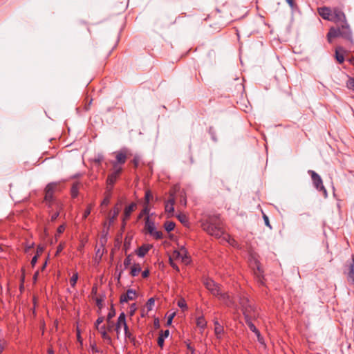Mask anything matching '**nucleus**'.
<instances>
[{
    "label": "nucleus",
    "instance_id": "obj_1",
    "mask_svg": "<svg viewBox=\"0 0 354 354\" xmlns=\"http://www.w3.org/2000/svg\"><path fill=\"white\" fill-rule=\"evenodd\" d=\"M201 227L210 236L216 239H220L223 236V239L227 241L230 244H233L230 241V236L225 234V230L221 220L218 216H210L206 219L201 221Z\"/></svg>",
    "mask_w": 354,
    "mask_h": 354
},
{
    "label": "nucleus",
    "instance_id": "obj_2",
    "mask_svg": "<svg viewBox=\"0 0 354 354\" xmlns=\"http://www.w3.org/2000/svg\"><path fill=\"white\" fill-rule=\"evenodd\" d=\"M204 286L214 297H218L227 306L231 308H237V305L234 299L227 292L222 293L219 285L215 283L211 279H205L204 280Z\"/></svg>",
    "mask_w": 354,
    "mask_h": 354
},
{
    "label": "nucleus",
    "instance_id": "obj_3",
    "mask_svg": "<svg viewBox=\"0 0 354 354\" xmlns=\"http://www.w3.org/2000/svg\"><path fill=\"white\" fill-rule=\"evenodd\" d=\"M341 37L350 42H353L352 32L348 24L341 25L340 27L330 28L327 34V39L331 43L334 38Z\"/></svg>",
    "mask_w": 354,
    "mask_h": 354
},
{
    "label": "nucleus",
    "instance_id": "obj_4",
    "mask_svg": "<svg viewBox=\"0 0 354 354\" xmlns=\"http://www.w3.org/2000/svg\"><path fill=\"white\" fill-rule=\"evenodd\" d=\"M239 305L246 319H255L258 317L256 308L250 303L248 298L243 295L239 297Z\"/></svg>",
    "mask_w": 354,
    "mask_h": 354
},
{
    "label": "nucleus",
    "instance_id": "obj_5",
    "mask_svg": "<svg viewBox=\"0 0 354 354\" xmlns=\"http://www.w3.org/2000/svg\"><path fill=\"white\" fill-rule=\"evenodd\" d=\"M112 154L115 157V160H109L106 164L107 165L109 162L112 165L113 168L117 167L120 170H122V166L124 165L127 159L128 149L123 148L120 150L114 151Z\"/></svg>",
    "mask_w": 354,
    "mask_h": 354
},
{
    "label": "nucleus",
    "instance_id": "obj_6",
    "mask_svg": "<svg viewBox=\"0 0 354 354\" xmlns=\"http://www.w3.org/2000/svg\"><path fill=\"white\" fill-rule=\"evenodd\" d=\"M145 227L149 232V234L152 236L156 239H161L163 237L162 232L160 231H158L156 229L155 223L153 221L149 218V216H147L145 218Z\"/></svg>",
    "mask_w": 354,
    "mask_h": 354
},
{
    "label": "nucleus",
    "instance_id": "obj_7",
    "mask_svg": "<svg viewBox=\"0 0 354 354\" xmlns=\"http://www.w3.org/2000/svg\"><path fill=\"white\" fill-rule=\"evenodd\" d=\"M308 173L310 175L313 185L319 192H322L325 196H327V191L323 185L321 176L313 170H308Z\"/></svg>",
    "mask_w": 354,
    "mask_h": 354
},
{
    "label": "nucleus",
    "instance_id": "obj_8",
    "mask_svg": "<svg viewBox=\"0 0 354 354\" xmlns=\"http://www.w3.org/2000/svg\"><path fill=\"white\" fill-rule=\"evenodd\" d=\"M57 183H50L45 188V197L44 201L49 207H51L53 202L54 193L57 189Z\"/></svg>",
    "mask_w": 354,
    "mask_h": 354
},
{
    "label": "nucleus",
    "instance_id": "obj_9",
    "mask_svg": "<svg viewBox=\"0 0 354 354\" xmlns=\"http://www.w3.org/2000/svg\"><path fill=\"white\" fill-rule=\"evenodd\" d=\"M122 170H120V169H118L117 167L115 168L112 167L111 172L108 175L107 179H106V184H107V192H111L114 184L117 181L118 177L120 176V174L122 173Z\"/></svg>",
    "mask_w": 354,
    "mask_h": 354
},
{
    "label": "nucleus",
    "instance_id": "obj_10",
    "mask_svg": "<svg viewBox=\"0 0 354 354\" xmlns=\"http://www.w3.org/2000/svg\"><path fill=\"white\" fill-rule=\"evenodd\" d=\"M331 21L336 24L342 23L341 25L348 24L345 14L339 8H335L332 12Z\"/></svg>",
    "mask_w": 354,
    "mask_h": 354
},
{
    "label": "nucleus",
    "instance_id": "obj_11",
    "mask_svg": "<svg viewBox=\"0 0 354 354\" xmlns=\"http://www.w3.org/2000/svg\"><path fill=\"white\" fill-rule=\"evenodd\" d=\"M120 325H123L124 334L129 331V327H128L127 322H126V315H125L124 313H121L120 314V315L118 318L116 324H115V330L118 335L120 332Z\"/></svg>",
    "mask_w": 354,
    "mask_h": 354
},
{
    "label": "nucleus",
    "instance_id": "obj_12",
    "mask_svg": "<svg viewBox=\"0 0 354 354\" xmlns=\"http://www.w3.org/2000/svg\"><path fill=\"white\" fill-rule=\"evenodd\" d=\"M175 198L173 194L170 195L169 198L166 201L165 205V212L169 216H173L174 212Z\"/></svg>",
    "mask_w": 354,
    "mask_h": 354
},
{
    "label": "nucleus",
    "instance_id": "obj_13",
    "mask_svg": "<svg viewBox=\"0 0 354 354\" xmlns=\"http://www.w3.org/2000/svg\"><path fill=\"white\" fill-rule=\"evenodd\" d=\"M136 290H133V289H129L127 290V292L124 293V294H122L121 296H120V302L121 303H124V302H128L129 301H131V300H133L136 298Z\"/></svg>",
    "mask_w": 354,
    "mask_h": 354
},
{
    "label": "nucleus",
    "instance_id": "obj_14",
    "mask_svg": "<svg viewBox=\"0 0 354 354\" xmlns=\"http://www.w3.org/2000/svg\"><path fill=\"white\" fill-rule=\"evenodd\" d=\"M136 203H132L125 207L122 218V223L124 225L126 224V221L129 219L132 212L136 209Z\"/></svg>",
    "mask_w": 354,
    "mask_h": 354
},
{
    "label": "nucleus",
    "instance_id": "obj_15",
    "mask_svg": "<svg viewBox=\"0 0 354 354\" xmlns=\"http://www.w3.org/2000/svg\"><path fill=\"white\" fill-rule=\"evenodd\" d=\"M319 15L325 20L330 21L332 10L328 7H321L317 9Z\"/></svg>",
    "mask_w": 354,
    "mask_h": 354
},
{
    "label": "nucleus",
    "instance_id": "obj_16",
    "mask_svg": "<svg viewBox=\"0 0 354 354\" xmlns=\"http://www.w3.org/2000/svg\"><path fill=\"white\" fill-rule=\"evenodd\" d=\"M151 248L152 245L143 244L136 250V254L139 257L142 258L147 254V252L151 249Z\"/></svg>",
    "mask_w": 354,
    "mask_h": 354
},
{
    "label": "nucleus",
    "instance_id": "obj_17",
    "mask_svg": "<svg viewBox=\"0 0 354 354\" xmlns=\"http://www.w3.org/2000/svg\"><path fill=\"white\" fill-rule=\"evenodd\" d=\"M174 257L176 258L181 259L182 261H183L185 263H187L189 262L188 257L186 254V251L184 248H182L180 251L175 250L174 252Z\"/></svg>",
    "mask_w": 354,
    "mask_h": 354
},
{
    "label": "nucleus",
    "instance_id": "obj_18",
    "mask_svg": "<svg viewBox=\"0 0 354 354\" xmlns=\"http://www.w3.org/2000/svg\"><path fill=\"white\" fill-rule=\"evenodd\" d=\"M348 272L347 274L348 280L354 283V258H352L348 264Z\"/></svg>",
    "mask_w": 354,
    "mask_h": 354
},
{
    "label": "nucleus",
    "instance_id": "obj_19",
    "mask_svg": "<svg viewBox=\"0 0 354 354\" xmlns=\"http://www.w3.org/2000/svg\"><path fill=\"white\" fill-rule=\"evenodd\" d=\"M169 335V330H165V331H161L160 335H159V337L158 338V346L160 347V348H162L163 346H164V342H165V339L168 337Z\"/></svg>",
    "mask_w": 354,
    "mask_h": 354
},
{
    "label": "nucleus",
    "instance_id": "obj_20",
    "mask_svg": "<svg viewBox=\"0 0 354 354\" xmlns=\"http://www.w3.org/2000/svg\"><path fill=\"white\" fill-rule=\"evenodd\" d=\"M344 51L342 47H337L335 50V57L339 64L343 63L344 61Z\"/></svg>",
    "mask_w": 354,
    "mask_h": 354
},
{
    "label": "nucleus",
    "instance_id": "obj_21",
    "mask_svg": "<svg viewBox=\"0 0 354 354\" xmlns=\"http://www.w3.org/2000/svg\"><path fill=\"white\" fill-rule=\"evenodd\" d=\"M101 334L102 337L104 339L108 341L109 343L111 342V337L107 334L106 330V326L104 325L101 326L100 327H97L96 328Z\"/></svg>",
    "mask_w": 354,
    "mask_h": 354
},
{
    "label": "nucleus",
    "instance_id": "obj_22",
    "mask_svg": "<svg viewBox=\"0 0 354 354\" xmlns=\"http://www.w3.org/2000/svg\"><path fill=\"white\" fill-rule=\"evenodd\" d=\"M120 208L118 206H115L110 212L109 223H113L115 218L118 217L120 213Z\"/></svg>",
    "mask_w": 354,
    "mask_h": 354
},
{
    "label": "nucleus",
    "instance_id": "obj_23",
    "mask_svg": "<svg viewBox=\"0 0 354 354\" xmlns=\"http://www.w3.org/2000/svg\"><path fill=\"white\" fill-rule=\"evenodd\" d=\"M196 326L202 330H204L207 326V322L203 316H200L196 319Z\"/></svg>",
    "mask_w": 354,
    "mask_h": 354
},
{
    "label": "nucleus",
    "instance_id": "obj_24",
    "mask_svg": "<svg viewBox=\"0 0 354 354\" xmlns=\"http://www.w3.org/2000/svg\"><path fill=\"white\" fill-rule=\"evenodd\" d=\"M141 271V267L139 263H134L131 268L130 274L132 277H136Z\"/></svg>",
    "mask_w": 354,
    "mask_h": 354
},
{
    "label": "nucleus",
    "instance_id": "obj_25",
    "mask_svg": "<svg viewBox=\"0 0 354 354\" xmlns=\"http://www.w3.org/2000/svg\"><path fill=\"white\" fill-rule=\"evenodd\" d=\"M214 333L218 339H221L224 333L223 326H218L217 327H214Z\"/></svg>",
    "mask_w": 354,
    "mask_h": 354
},
{
    "label": "nucleus",
    "instance_id": "obj_26",
    "mask_svg": "<svg viewBox=\"0 0 354 354\" xmlns=\"http://www.w3.org/2000/svg\"><path fill=\"white\" fill-rule=\"evenodd\" d=\"M175 225H176L174 222L167 221L164 224V227L167 232H169L174 230Z\"/></svg>",
    "mask_w": 354,
    "mask_h": 354
},
{
    "label": "nucleus",
    "instance_id": "obj_27",
    "mask_svg": "<svg viewBox=\"0 0 354 354\" xmlns=\"http://www.w3.org/2000/svg\"><path fill=\"white\" fill-rule=\"evenodd\" d=\"M78 192H79L78 184L77 183L73 184L71 187V196L73 198H76L78 196Z\"/></svg>",
    "mask_w": 354,
    "mask_h": 354
},
{
    "label": "nucleus",
    "instance_id": "obj_28",
    "mask_svg": "<svg viewBox=\"0 0 354 354\" xmlns=\"http://www.w3.org/2000/svg\"><path fill=\"white\" fill-rule=\"evenodd\" d=\"M252 320L253 319H246L245 320V322L248 325V326L249 327L250 330L253 332V333H257V327L254 326V324L252 323Z\"/></svg>",
    "mask_w": 354,
    "mask_h": 354
},
{
    "label": "nucleus",
    "instance_id": "obj_29",
    "mask_svg": "<svg viewBox=\"0 0 354 354\" xmlns=\"http://www.w3.org/2000/svg\"><path fill=\"white\" fill-rule=\"evenodd\" d=\"M177 218H178L179 221L183 225H185L188 223V218L185 214H179L177 216Z\"/></svg>",
    "mask_w": 354,
    "mask_h": 354
},
{
    "label": "nucleus",
    "instance_id": "obj_30",
    "mask_svg": "<svg viewBox=\"0 0 354 354\" xmlns=\"http://www.w3.org/2000/svg\"><path fill=\"white\" fill-rule=\"evenodd\" d=\"M154 304H155V299L153 297H151L149 298L148 300H147V302L146 304V306L147 308V310L148 311H150L153 309V307L154 306Z\"/></svg>",
    "mask_w": 354,
    "mask_h": 354
},
{
    "label": "nucleus",
    "instance_id": "obj_31",
    "mask_svg": "<svg viewBox=\"0 0 354 354\" xmlns=\"http://www.w3.org/2000/svg\"><path fill=\"white\" fill-rule=\"evenodd\" d=\"M78 279V273L75 272L70 279V284L72 287H75Z\"/></svg>",
    "mask_w": 354,
    "mask_h": 354
},
{
    "label": "nucleus",
    "instance_id": "obj_32",
    "mask_svg": "<svg viewBox=\"0 0 354 354\" xmlns=\"http://www.w3.org/2000/svg\"><path fill=\"white\" fill-rule=\"evenodd\" d=\"M179 308H180L183 310L187 309V306L185 300L183 298L180 299L177 303Z\"/></svg>",
    "mask_w": 354,
    "mask_h": 354
},
{
    "label": "nucleus",
    "instance_id": "obj_33",
    "mask_svg": "<svg viewBox=\"0 0 354 354\" xmlns=\"http://www.w3.org/2000/svg\"><path fill=\"white\" fill-rule=\"evenodd\" d=\"M150 209L149 206L145 205L143 209L140 212V213L138 215V218H141L144 215L149 216Z\"/></svg>",
    "mask_w": 354,
    "mask_h": 354
},
{
    "label": "nucleus",
    "instance_id": "obj_34",
    "mask_svg": "<svg viewBox=\"0 0 354 354\" xmlns=\"http://www.w3.org/2000/svg\"><path fill=\"white\" fill-rule=\"evenodd\" d=\"M152 197L151 192L150 190H147L145 192V205L149 206L150 198Z\"/></svg>",
    "mask_w": 354,
    "mask_h": 354
},
{
    "label": "nucleus",
    "instance_id": "obj_35",
    "mask_svg": "<svg viewBox=\"0 0 354 354\" xmlns=\"http://www.w3.org/2000/svg\"><path fill=\"white\" fill-rule=\"evenodd\" d=\"M115 309L113 308V307L112 306L107 315L106 320H107L108 323H110V321L115 316Z\"/></svg>",
    "mask_w": 354,
    "mask_h": 354
},
{
    "label": "nucleus",
    "instance_id": "obj_36",
    "mask_svg": "<svg viewBox=\"0 0 354 354\" xmlns=\"http://www.w3.org/2000/svg\"><path fill=\"white\" fill-rule=\"evenodd\" d=\"M131 261H132V259H131V254H128L127 255L124 261V268H127L130 264L131 263Z\"/></svg>",
    "mask_w": 354,
    "mask_h": 354
},
{
    "label": "nucleus",
    "instance_id": "obj_37",
    "mask_svg": "<svg viewBox=\"0 0 354 354\" xmlns=\"http://www.w3.org/2000/svg\"><path fill=\"white\" fill-rule=\"evenodd\" d=\"M92 207H93L92 204L88 205L86 209H85V211L83 214V219H86L88 217V216L91 214Z\"/></svg>",
    "mask_w": 354,
    "mask_h": 354
},
{
    "label": "nucleus",
    "instance_id": "obj_38",
    "mask_svg": "<svg viewBox=\"0 0 354 354\" xmlns=\"http://www.w3.org/2000/svg\"><path fill=\"white\" fill-rule=\"evenodd\" d=\"M57 209H61V206L59 204H57ZM59 215V210H57L56 212H55V213L51 214V216H50V221H55Z\"/></svg>",
    "mask_w": 354,
    "mask_h": 354
},
{
    "label": "nucleus",
    "instance_id": "obj_39",
    "mask_svg": "<svg viewBox=\"0 0 354 354\" xmlns=\"http://www.w3.org/2000/svg\"><path fill=\"white\" fill-rule=\"evenodd\" d=\"M110 198H111V192H109V194L106 196V197L104 198V200L102 201V203H101V205H108L110 203Z\"/></svg>",
    "mask_w": 354,
    "mask_h": 354
},
{
    "label": "nucleus",
    "instance_id": "obj_40",
    "mask_svg": "<svg viewBox=\"0 0 354 354\" xmlns=\"http://www.w3.org/2000/svg\"><path fill=\"white\" fill-rule=\"evenodd\" d=\"M137 310L136 304H132L129 307V315L131 317L134 315L135 312Z\"/></svg>",
    "mask_w": 354,
    "mask_h": 354
},
{
    "label": "nucleus",
    "instance_id": "obj_41",
    "mask_svg": "<svg viewBox=\"0 0 354 354\" xmlns=\"http://www.w3.org/2000/svg\"><path fill=\"white\" fill-rule=\"evenodd\" d=\"M263 221H264L265 225H266V226H268L270 229H272V226H271V225H270V223L268 216L266 214H263Z\"/></svg>",
    "mask_w": 354,
    "mask_h": 354
},
{
    "label": "nucleus",
    "instance_id": "obj_42",
    "mask_svg": "<svg viewBox=\"0 0 354 354\" xmlns=\"http://www.w3.org/2000/svg\"><path fill=\"white\" fill-rule=\"evenodd\" d=\"M125 338L128 339L131 342H133L135 340V337L133 334L129 331L124 334Z\"/></svg>",
    "mask_w": 354,
    "mask_h": 354
},
{
    "label": "nucleus",
    "instance_id": "obj_43",
    "mask_svg": "<svg viewBox=\"0 0 354 354\" xmlns=\"http://www.w3.org/2000/svg\"><path fill=\"white\" fill-rule=\"evenodd\" d=\"M104 322V317H99L95 323V328H97V327H100L101 326L100 324H102V322Z\"/></svg>",
    "mask_w": 354,
    "mask_h": 354
},
{
    "label": "nucleus",
    "instance_id": "obj_44",
    "mask_svg": "<svg viewBox=\"0 0 354 354\" xmlns=\"http://www.w3.org/2000/svg\"><path fill=\"white\" fill-rule=\"evenodd\" d=\"M65 230V225H59L58 227H57V234L58 235L61 234L62 233L64 232V231Z\"/></svg>",
    "mask_w": 354,
    "mask_h": 354
},
{
    "label": "nucleus",
    "instance_id": "obj_45",
    "mask_svg": "<svg viewBox=\"0 0 354 354\" xmlns=\"http://www.w3.org/2000/svg\"><path fill=\"white\" fill-rule=\"evenodd\" d=\"M132 162H133L134 166L136 167H137L138 166V165H139L140 158L138 156H134Z\"/></svg>",
    "mask_w": 354,
    "mask_h": 354
},
{
    "label": "nucleus",
    "instance_id": "obj_46",
    "mask_svg": "<svg viewBox=\"0 0 354 354\" xmlns=\"http://www.w3.org/2000/svg\"><path fill=\"white\" fill-rule=\"evenodd\" d=\"M257 340L261 344H264V339L260 333H258Z\"/></svg>",
    "mask_w": 354,
    "mask_h": 354
},
{
    "label": "nucleus",
    "instance_id": "obj_47",
    "mask_svg": "<svg viewBox=\"0 0 354 354\" xmlns=\"http://www.w3.org/2000/svg\"><path fill=\"white\" fill-rule=\"evenodd\" d=\"M169 261H170V266L175 270H176L177 271H179V268L177 266V265L176 263H174L173 262V261L171 260V258H169Z\"/></svg>",
    "mask_w": 354,
    "mask_h": 354
},
{
    "label": "nucleus",
    "instance_id": "obj_48",
    "mask_svg": "<svg viewBox=\"0 0 354 354\" xmlns=\"http://www.w3.org/2000/svg\"><path fill=\"white\" fill-rule=\"evenodd\" d=\"M37 255H35V256L32 258V259H31V262H30V263H31L32 266H35V264L37 263Z\"/></svg>",
    "mask_w": 354,
    "mask_h": 354
},
{
    "label": "nucleus",
    "instance_id": "obj_49",
    "mask_svg": "<svg viewBox=\"0 0 354 354\" xmlns=\"http://www.w3.org/2000/svg\"><path fill=\"white\" fill-rule=\"evenodd\" d=\"M104 160V156L102 154H98L95 158V161L100 163Z\"/></svg>",
    "mask_w": 354,
    "mask_h": 354
},
{
    "label": "nucleus",
    "instance_id": "obj_50",
    "mask_svg": "<svg viewBox=\"0 0 354 354\" xmlns=\"http://www.w3.org/2000/svg\"><path fill=\"white\" fill-rule=\"evenodd\" d=\"M286 1L288 3V4L290 6L291 8L293 9L295 7L294 0H286Z\"/></svg>",
    "mask_w": 354,
    "mask_h": 354
},
{
    "label": "nucleus",
    "instance_id": "obj_51",
    "mask_svg": "<svg viewBox=\"0 0 354 354\" xmlns=\"http://www.w3.org/2000/svg\"><path fill=\"white\" fill-rule=\"evenodd\" d=\"M257 272H258V277L260 278L261 276L262 275L263 271L260 268L259 265L258 264L257 262Z\"/></svg>",
    "mask_w": 354,
    "mask_h": 354
},
{
    "label": "nucleus",
    "instance_id": "obj_52",
    "mask_svg": "<svg viewBox=\"0 0 354 354\" xmlns=\"http://www.w3.org/2000/svg\"><path fill=\"white\" fill-rule=\"evenodd\" d=\"M149 275V270H145L142 272V277L143 278H147Z\"/></svg>",
    "mask_w": 354,
    "mask_h": 354
},
{
    "label": "nucleus",
    "instance_id": "obj_53",
    "mask_svg": "<svg viewBox=\"0 0 354 354\" xmlns=\"http://www.w3.org/2000/svg\"><path fill=\"white\" fill-rule=\"evenodd\" d=\"M174 315H175V313H173L172 315H171L169 317V318H168V319H167V325H169V324H171V322H172V319H173V318H174Z\"/></svg>",
    "mask_w": 354,
    "mask_h": 354
},
{
    "label": "nucleus",
    "instance_id": "obj_54",
    "mask_svg": "<svg viewBox=\"0 0 354 354\" xmlns=\"http://www.w3.org/2000/svg\"><path fill=\"white\" fill-rule=\"evenodd\" d=\"M6 346V342H0V354H1L5 348Z\"/></svg>",
    "mask_w": 354,
    "mask_h": 354
},
{
    "label": "nucleus",
    "instance_id": "obj_55",
    "mask_svg": "<svg viewBox=\"0 0 354 354\" xmlns=\"http://www.w3.org/2000/svg\"><path fill=\"white\" fill-rule=\"evenodd\" d=\"M91 350L93 353H98L99 351L95 344L91 346Z\"/></svg>",
    "mask_w": 354,
    "mask_h": 354
},
{
    "label": "nucleus",
    "instance_id": "obj_56",
    "mask_svg": "<svg viewBox=\"0 0 354 354\" xmlns=\"http://www.w3.org/2000/svg\"><path fill=\"white\" fill-rule=\"evenodd\" d=\"M109 324V326H108V330L109 331H111L112 330V328H113V322H111V320L110 321V323H108Z\"/></svg>",
    "mask_w": 354,
    "mask_h": 354
},
{
    "label": "nucleus",
    "instance_id": "obj_57",
    "mask_svg": "<svg viewBox=\"0 0 354 354\" xmlns=\"http://www.w3.org/2000/svg\"><path fill=\"white\" fill-rule=\"evenodd\" d=\"M38 274H39V272H36L34 275H33V280L35 281H37V277H38Z\"/></svg>",
    "mask_w": 354,
    "mask_h": 354
},
{
    "label": "nucleus",
    "instance_id": "obj_58",
    "mask_svg": "<svg viewBox=\"0 0 354 354\" xmlns=\"http://www.w3.org/2000/svg\"><path fill=\"white\" fill-rule=\"evenodd\" d=\"M214 327H217L218 326H221L217 320H215L214 322Z\"/></svg>",
    "mask_w": 354,
    "mask_h": 354
},
{
    "label": "nucleus",
    "instance_id": "obj_59",
    "mask_svg": "<svg viewBox=\"0 0 354 354\" xmlns=\"http://www.w3.org/2000/svg\"><path fill=\"white\" fill-rule=\"evenodd\" d=\"M48 354H54V352H53V351L52 349H50V348H49V349L48 350Z\"/></svg>",
    "mask_w": 354,
    "mask_h": 354
},
{
    "label": "nucleus",
    "instance_id": "obj_60",
    "mask_svg": "<svg viewBox=\"0 0 354 354\" xmlns=\"http://www.w3.org/2000/svg\"><path fill=\"white\" fill-rule=\"evenodd\" d=\"M62 250V247L61 245H59L58 247V249H57V252H59V251H61Z\"/></svg>",
    "mask_w": 354,
    "mask_h": 354
},
{
    "label": "nucleus",
    "instance_id": "obj_61",
    "mask_svg": "<svg viewBox=\"0 0 354 354\" xmlns=\"http://www.w3.org/2000/svg\"><path fill=\"white\" fill-rule=\"evenodd\" d=\"M41 250H42V248H39H39H37V252H41Z\"/></svg>",
    "mask_w": 354,
    "mask_h": 354
},
{
    "label": "nucleus",
    "instance_id": "obj_62",
    "mask_svg": "<svg viewBox=\"0 0 354 354\" xmlns=\"http://www.w3.org/2000/svg\"><path fill=\"white\" fill-rule=\"evenodd\" d=\"M83 247H84V245H81L79 247L78 250H81L82 249V248H83Z\"/></svg>",
    "mask_w": 354,
    "mask_h": 354
},
{
    "label": "nucleus",
    "instance_id": "obj_63",
    "mask_svg": "<svg viewBox=\"0 0 354 354\" xmlns=\"http://www.w3.org/2000/svg\"><path fill=\"white\" fill-rule=\"evenodd\" d=\"M141 316H142V317H144V316H145V311H144V310H142V312Z\"/></svg>",
    "mask_w": 354,
    "mask_h": 354
},
{
    "label": "nucleus",
    "instance_id": "obj_64",
    "mask_svg": "<svg viewBox=\"0 0 354 354\" xmlns=\"http://www.w3.org/2000/svg\"><path fill=\"white\" fill-rule=\"evenodd\" d=\"M187 348L188 349L193 350V348L189 345L187 346Z\"/></svg>",
    "mask_w": 354,
    "mask_h": 354
}]
</instances>
